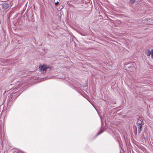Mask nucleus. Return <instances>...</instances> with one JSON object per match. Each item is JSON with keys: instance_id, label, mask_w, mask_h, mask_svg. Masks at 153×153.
Listing matches in <instances>:
<instances>
[{"instance_id": "obj_8", "label": "nucleus", "mask_w": 153, "mask_h": 153, "mask_svg": "<svg viewBox=\"0 0 153 153\" xmlns=\"http://www.w3.org/2000/svg\"><path fill=\"white\" fill-rule=\"evenodd\" d=\"M135 0H130V1L131 3H134Z\"/></svg>"}, {"instance_id": "obj_10", "label": "nucleus", "mask_w": 153, "mask_h": 153, "mask_svg": "<svg viewBox=\"0 0 153 153\" xmlns=\"http://www.w3.org/2000/svg\"><path fill=\"white\" fill-rule=\"evenodd\" d=\"M22 24V22H20V23L19 22V25H21Z\"/></svg>"}, {"instance_id": "obj_11", "label": "nucleus", "mask_w": 153, "mask_h": 153, "mask_svg": "<svg viewBox=\"0 0 153 153\" xmlns=\"http://www.w3.org/2000/svg\"><path fill=\"white\" fill-rule=\"evenodd\" d=\"M50 70H49V69H48V70H47V71H50Z\"/></svg>"}, {"instance_id": "obj_3", "label": "nucleus", "mask_w": 153, "mask_h": 153, "mask_svg": "<svg viewBox=\"0 0 153 153\" xmlns=\"http://www.w3.org/2000/svg\"><path fill=\"white\" fill-rule=\"evenodd\" d=\"M143 124H141V125H137L138 128V131L139 134H140L141 130H142V126Z\"/></svg>"}, {"instance_id": "obj_7", "label": "nucleus", "mask_w": 153, "mask_h": 153, "mask_svg": "<svg viewBox=\"0 0 153 153\" xmlns=\"http://www.w3.org/2000/svg\"><path fill=\"white\" fill-rule=\"evenodd\" d=\"M151 58L153 59V49H152V55H151Z\"/></svg>"}, {"instance_id": "obj_9", "label": "nucleus", "mask_w": 153, "mask_h": 153, "mask_svg": "<svg viewBox=\"0 0 153 153\" xmlns=\"http://www.w3.org/2000/svg\"><path fill=\"white\" fill-rule=\"evenodd\" d=\"M59 4V2L58 1H57L55 3V5H57Z\"/></svg>"}, {"instance_id": "obj_5", "label": "nucleus", "mask_w": 153, "mask_h": 153, "mask_svg": "<svg viewBox=\"0 0 153 153\" xmlns=\"http://www.w3.org/2000/svg\"><path fill=\"white\" fill-rule=\"evenodd\" d=\"M143 124L142 121L140 120H138L137 125Z\"/></svg>"}, {"instance_id": "obj_4", "label": "nucleus", "mask_w": 153, "mask_h": 153, "mask_svg": "<svg viewBox=\"0 0 153 153\" xmlns=\"http://www.w3.org/2000/svg\"><path fill=\"white\" fill-rule=\"evenodd\" d=\"M145 54L147 56H150L151 54L152 55V49L151 50V51L149 49L146 51L145 52Z\"/></svg>"}, {"instance_id": "obj_1", "label": "nucleus", "mask_w": 153, "mask_h": 153, "mask_svg": "<svg viewBox=\"0 0 153 153\" xmlns=\"http://www.w3.org/2000/svg\"><path fill=\"white\" fill-rule=\"evenodd\" d=\"M52 68V67L51 68L48 66H46L45 65L44 66L43 65L42 66L39 67V70L42 72V73L43 74L46 72L47 70L48 69L51 70Z\"/></svg>"}, {"instance_id": "obj_6", "label": "nucleus", "mask_w": 153, "mask_h": 153, "mask_svg": "<svg viewBox=\"0 0 153 153\" xmlns=\"http://www.w3.org/2000/svg\"><path fill=\"white\" fill-rule=\"evenodd\" d=\"M104 131H103L102 129L100 130L99 132L97 133V134L96 135V137H97V136L99 135L100 134H101L102 132H103Z\"/></svg>"}, {"instance_id": "obj_12", "label": "nucleus", "mask_w": 153, "mask_h": 153, "mask_svg": "<svg viewBox=\"0 0 153 153\" xmlns=\"http://www.w3.org/2000/svg\"><path fill=\"white\" fill-rule=\"evenodd\" d=\"M100 16L101 17H102V16H101L100 15Z\"/></svg>"}, {"instance_id": "obj_2", "label": "nucleus", "mask_w": 153, "mask_h": 153, "mask_svg": "<svg viewBox=\"0 0 153 153\" xmlns=\"http://www.w3.org/2000/svg\"><path fill=\"white\" fill-rule=\"evenodd\" d=\"M2 9L4 10H6L10 7V4H9L7 2L3 3L2 4Z\"/></svg>"}]
</instances>
